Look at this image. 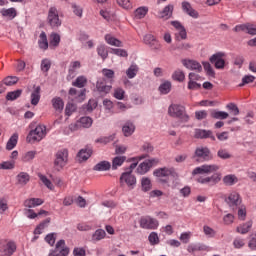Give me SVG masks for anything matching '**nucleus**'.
Returning <instances> with one entry per match:
<instances>
[{"label":"nucleus","instance_id":"5fc2aeb1","mask_svg":"<svg viewBox=\"0 0 256 256\" xmlns=\"http://www.w3.org/2000/svg\"><path fill=\"white\" fill-rule=\"evenodd\" d=\"M35 155H37V151H28L23 155L22 161L24 163H29L35 159Z\"/></svg>","mask_w":256,"mask_h":256},{"label":"nucleus","instance_id":"dca6fc26","mask_svg":"<svg viewBox=\"0 0 256 256\" xmlns=\"http://www.w3.org/2000/svg\"><path fill=\"white\" fill-rule=\"evenodd\" d=\"M155 163H158L156 159H150L142 162L137 168V173H139V175H145V173H147Z\"/></svg>","mask_w":256,"mask_h":256},{"label":"nucleus","instance_id":"f03ea898","mask_svg":"<svg viewBox=\"0 0 256 256\" xmlns=\"http://www.w3.org/2000/svg\"><path fill=\"white\" fill-rule=\"evenodd\" d=\"M168 115L170 117H176L177 119H181L184 123L189 121V115L185 112V107L179 104H172L168 108Z\"/></svg>","mask_w":256,"mask_h":256},{"label":"nucleus","instance_id":"423d86ee","mask_svg":"<svg viewBox=\"0 0 256 256\" xmlns=\"http://www.w3.org/2000/svg\"><path fill=\"white\" fill-rule=\"evenodd\" d=\"M69 160V151L67 149L59 150L56 153V159L54 161V165L56 169H63L65 165H67V161Z\"/></svg>","mask_w":256,"mask_h":256},{"label":"nucleus","instance_id":"c9c22d12","mask_svg":"<svg viewBox=\"0 0 256 256\" xmlns=\"http://www.w3.org/2000/svg\"><path fill=\"white\" fill-rule=\"evenodd\" d=\"M59 43H61V36L57 33H53L50 35L49 47L51 49H55V47H59Z\"/></svg>","mask_w":256,"mask_h":256},{"label":"nucleus","instance_id":"37998d69","mask_svg":"<svg viewBox=\"0 0 256 256\" xmlns=\"http://www.w3.org/2000/svg\"><path fill=\"white\" fill-rule=\"evenodd\" d=\"M210 115L212 119H221V120L227 119L229 117V113L223 112V111H217V110H213Z\"/></svg>","mask_w":256,"mask_h":256},{"label":"nucleus","instance_id":"0e129e2a","mask_svg":"<svg viewBox=\"0 0 256 256\" xmlns=\"http://www.w3.org/2000/svg\"><path fill=\"white\" fill-rule=\"evenodd\" d=\"M51 69V60L49 59H43L41 61V71L44 73H47Z\"/></svg>","mask_w":256,"mask_h":256},{"label":"nucleus","instance_id":"4d7b16f0","mask_svg":"<svg viewBox=\"0 0 256 256\" xmlns=\"http://www.w3.org/2000/svg\"><path fill=\"white\" fill-rule=\"evenodd\" d=\"M217 156L219 157V159H231L232 155L231 153H229V150L227 149H219L217 152Z\"/></svg>","mask_w":256,"mask_h":256},{"label":"nucleus","instance_id":"f8f14e48","mask_svg":"<svg viewBox=\"0 0 256 256\" xmlns=\"http://www.w3.org/2000/svg\"><path fill=\"white\" fill-rule=\"evenodd\" d=\"M210 63H212L216 69H225V53H215L210 57Z\"/></svg>","mask_w":256,"mask_h":256},{"label":"nucleus","instance_id":"052dcab7","mask_svg":"<svg viewBox=\"0 0 256 256\" xmlns=\"http://www.w3.org/2000/svg\"><path fill=\"white\" fill-rule=\"evenodd\" d=\"M57 240V234L56 233H50L45 237L46 243L53 247L55 245V241Z\"/></svg>","mask_w":256,"mask_h":256},{"label":"nucleus","instance_id":"a19ab883","mask_svg":"<svg viewBox=\"0 0 256 256\" xmlns=\"http://www.w3.org/2000/svg\"><path fill=\"white\" fill-rule=\"evenodd\" d=\"M80 127H84L85 129H89L91 125H93V119L91 117L85 116L80 118L78 121Z\"/></svg>","mask_w":256,"mask_h":256},{"label":"nucleus","instance_id":"6e6d98bb","mask_svg":"<svg viewBox=\"0 0 256 256\" xmlns=\"http://www.w3.org/2000/svg\"><path fill=\"white\" fill-rule=\"evenodd\" d=\"M38 177H39L40 181H42V183L45 185V187H47V189H50V191H53L54 186H53V183L51 182V180L46 178V176L43 174H39Z\"/></svg>","mask_w":256,"mask_h":256},{"label":"nucleus","instance_id":"0eeeda50","mask_svg":"<svg viewBox=\"0 0 256 256\" xmlns=\"http://www.w3.org/2000/svg\"><path fill=\"white\" fill-rule=\"evenodd\" d=\"M221 181V173H214L212 176H200L197 178V183L201 185H208L209 187H214Z\"/></svg>","mask_w":256,"mask_h":256},{"label":"nucleus","instance_id":"9d476101","mask_svg":"<svg viewBox=\"0 0 256 256\" xmlns=\"http://www.w3.org/2000/svg\"><path fill=\"white\" fill-rule=\"evenodd\" d=\"M194 159H201V161H211L213 159V155L211 154V150L207 147H198L195 150Z\"/></svg>","mask_w":256,"mask_h":256},{"label":"nucleus","instance_id":"393cba45","mask_svg":"<svg viewBox=\"0 0 256 256\" xmlns=\"http://www.w3.org/2000/svg\"><path fill=\"white\" fill-rule=\"evenodd\" d=\"M39 205H43V199L40 198H30L24 201V206L28 207V209H33L34 207H39Z\"/></svg>","mask_w":256,"mask_h":256},{"label":"nucleus","instance_id":"2eb2a0df","mask_svg":"<svg viewBox=\"0 0 256 256\" xmlns=\"http://www.w3.org/2000/svg\"><path fill=\"white\" fill-rule=\"evenodd\" d=\"M182 65L190 71H196L197 73H201V71H203V66H201V63L196 60L184 59L182 60Z\"/></svg>","mask_w":256,"mask_h":256},{"label":"nucleus","instance_id":"864d4df0","mask_svg":"<svg viewBox=\"0 0 256 256\" xmlns=\"http://www.w3.org/2000/svg\"><path fill=\"white\" fill-rule=\"evenodd\" d=\"M21 90H15L12 92H8L6 95V99L7 101H15V99H19V97H21Z\"/></svg>","mask_w":256,"mask_h":256},{"label":"nucleus","instance_id":"c03bdc74","mask_svg":"<svg viewBox=\"0 0 256 256\" xmlns=\"http://www.w3.org/2000/svg\"><path fill=\"white\" fill-rule=\"evenodd\" d=\"M113 97L119 101H123L125 99V90L121 87L115 88Z\"/></svg>","mask_w":256,"mask_h":256},{"label":"nucleus","instance_id":"a878e982","mask_svg":"<svg viewBox=\"0 0 256 256\" xmlns=\"http://www.w3.org/2000/svg\"><path fill=\"white\" fill-rule=\"evenodd\" d=\"M81 67L80 61H72L70 62L69 68H68V75L70 77H75L77 75V71H79V68Z\"/></svg>","mask_w":256,"mask_h":256},{"label":"nucleus","instance_id":"39448f33","mask_svg":"<svg viewBox=\"0 0 256 256\" xmlns=\"http://www.w3.org/2000/svg\"><path fill=\"white\" fill-rule=\"evenodd\" d=\"M120 185L122 187L127 185L129 189H135V186L137 185V178L133 173H131V171H126L120 176Z\"/></svg>","mask_w":256,"mask_h":256},{"label":"nucleus","instance_id":"aec40b11","mask_svg":"<svg viewBox=\"0 0 256 256\" xmlns=\"http://www.w3.org/2000/svg\"><path fill=\"white\" fill-rule=\"evenodd\" d=\"M182 10L184 11V13H187V15L193 17L194 19H197V17H199V13H197L195 9H193V7L191 6V3L187 1L182 2Z\"/></svg>","mask_w":256,"mask_h":256},{"label":"nucleus","instance_id":"a211bd4d","mask_svg":"<svg viewBox=\"0 0 256 256\" xmlns=\"http://www.w3.org/2000/svg\"><path fill=\"white\" fill-rule=\"evenodd\" d=\"M226 203L229 204V207H237L241 205V196L237 192H232L226 199Z\"/></svg>","mask_w":256,"mask_h":256},{"label":"nucleus","instance_id":"1a4fd4ad","mask_svg":"<svg viewBox=\"0 0 256 256\" xmlns=\"http://www.w3.org/2000/svg\"><path fill=\"white\" fill-rule=\"evenodd\" d=\"M17 251V244L13 241H5L0 246V255L1 256H13Z\"/></svg>","mask_w":256,"mask_h":256},{"label":"nucleus","instance_id":"bb28decb","mask_svg":"<svg viewBox=\"0 0 256 256\" xmlns=\"http://www.w3.org/2000/svg\"><path fill=\"white\" fill-rule=\"evenodd\" d=\"M122 133L125 137H131L132 133H135V124L126 122L122 127Z\"/></svg>","mask_w":256,"mask_h":256},{"label":"nucleus","instance_id":"473e14b6","mask_svg":"<svg viewBox=\"0 0 256 256\" xmlns=\"http://www.w3.org/2000/svg\"><path fill=\"white\" fill-rule=\"evenodd\" d=\"M52 105L55 111H58V113H61V111H63V108L65 107V103L63 102V99H61V97L53 98Z\"/></svg>","mask_w":256,"mask_h":256},{"label":"nucleus","instance_id":"4468645a","mask_svg":"<svg viewBox=\"0 0 256 256\" xmlns=\"http://www.w3.org/2000/svg\"><path fill=\"white\" fill-rule=\"evenodd\" d=\"M96 89L101 95H107L111 93V89H113V86L107 85V79L99 78L96 82Z\"/></svg>","mask_w":256,"mask_h":256},{"label":"nucleus","instance_id":"b1692460","mask_svg":"<svg viewBox=\"0 0 256 256\" xmlns=\"http://www.w3.org/2000/svg\"><path fill=\"white\" fill-rule=\"evenodd\" d=\"M222 181L224 185L228 187H233V185H235L236 183H239V178H237L235 174H228L223 177Z\"/></svg>","mask_w":256,"mask_h":256},{"label":"nucleus","instance_id":"c756f323","mask_svg":"<svg viewBox=\"0 0 256 256\" xmlns=\"http://www.w3.org/2000/svg\"><path fill=\"white\" fill-rule=\"evenodd\" d=\"M97 54L101 57L102 61H105L109 57V50L105 44H99L96 48Z\"/></svg>","mask_w":256,"mask_h":256},{"label":"nucleus","instance_id":"3c124183","mask_svg":"<svg viewBox=\"0 0 256 256\" xmlns=\"http://www.w3.org/2000/svg\"><path fill=\"white\" fill-rule=\"evenodd\" d=\"M105 235H107V233H105V230L98 229L92 235V239L93 241H101V239H105Z\"/></svg>","mask_w":256,"mask_h":256},{"label":"nucleus","instance_id":"e2e57ef3","mask_svg":"<svg viewBox=\"0 0 256 256\" xmlns=\"http://www.w3.org/2000/svg\"><path fill=\"white\" fill-rule=\"evenodd\" d=\"M233 246L235 249H243V247H245V240L237 237L233 241Z\"/></svg>","mask_w":256,"mask_h":256},{"label":"nucleus","instance_id":"f257e3e1","mask_svg":"<svg viewBox=\"0 0 256 256\" xmlns=\"http://www.w3.org/2000/svg\"><path fill=\"white\" fill-rule=\"evenodd\" d=\"M46 135H47V127H45V125L39 124L38 126L35 127V129H32L29 132L26 139L28 143H35V142L43 141Z\"/></svg>","mask_w":256,"mask_h":256},{"label":"nucleus","instance_id":"6ab92c4d","mask_svg":"<svg viewBox=\"0 0 256 256\" xmlns=\"http://www.w3.org/2000/svg\"><path fill=\"white\" fill-rule=\"evenodd\" d=\"M194 137L196 139H212V141H215V136H213V132L211 130L197 129Z\"/></svg>","mask_w":256,"mask_h":256},{"label":"nucleus","instance_id":"72a5a7b5","mask_svg":"<svg viewBox=\"0 0 256 256\" xmlns=\"http://www.w3.org/2000/svg\"><path fill=\"white\" fill-rule=\"evenodd\" d=\"M125 161H127V157L125 156H116L113 158L112 160V169L113 171L119 169V167H121V165H123V163H125Z\"/></svg>","mask_w":256,"mask_h":256},{"label":"nucleus","instance_id":"774afa93","mask_svg":"<svg viewBox=\"0 0 256 256\" xmlns=\"http://www.w3.org/2000/svg\"><path fill=\"white\" fill-rule=\"evenodd\" d=\"M248 247L249 249H251L252 251H255L256 250V234H252L250 236V240H249V243H248Z\"/></svg>","mask_w":256,"mask_h":256},{"label":"nucleus","instance_id":"ea45409f","mask_svg":"<svg viewBox=\"0 0 256 256\" xmlns=\"http://www.w3.org/2000/svg\"><path fill=\"white\" fill-rule=\"evenodd\" d=\"M38 44L40 49H44V50L49 49V42L47 41V34H45V32H42L40 34Z\"/></svg>","mask_w":256,"mask_h":256},{"label":"nucleus","instance_id":"680f3d73","mask_svg":"<svg viewBox=\"0 0 256 256\" xmlns=\"http://www.w3.org/2000/svg\"><path fill=\"white\" fill-rule=\"evenodd\" d=\"M226 109L230 111L231 115L237 116L239 115V107L235 105V103H229L226 105Z\"/></svg>","mask_w":256,"mask_h":256},{"label":"nucleus","instance_id":"4be33fe9","mask_svg":"<svg viewBox=\"0 0 256 256\" xmlns=\"http://www.w3.org/2000/svg\"><path fill=\"white\" fill-rule=\"evenodd\" d=\"M251 227H253V221H247L246 223L240 224L236 231L240 233V235H247L249 231H251Z\"/></svg>","mask_w":256,"mask_h":256},{"label":"nucleus","instance_id":"5701e85b","mask_svg":"<svg viewBox=\"0 0 256 256\" xmlns=\"http://www.w3.org/2000/svg\"><path fill=\"white\" fill-rule=\"evenodd\" d=\"M17 183L18 185H21L22 187H25L31 179V176L27 172H20L17 176Z\"/></svg>","mask_w":256,"mask_h":256},{"label":"nucleus","instance_id":"20e7f679","mask_svg":"<svg viewBox=\"0 0 256 256\" xmlns=\"http://www.w3.org/2000/svg\"><path fill=\"white\" fill-rule=\"evenodd\" d=\"M219 171V165L216 164H204L202 166L196 167L192 171V175H211V173H215Z\"/></svg>","mask_w":256,"mask_h":256},{"label":"nucleus","instance_id":"412c9836","mask_svg":"<svg viewBox=\"0 0 256 256\" xmlns=\"http://www.w3.org/2000/svg\"><path fill=\"white\" fill-rule=\"evenodd\" d=\"M104 39L108 45H111L112 47H123V42L121 40L115 38V36L111 34H106L104 36Z\"/></svg>","mask_w":256,"mask_h":256},{"label":"nucleus","instance_id":"f704fd0d","mask_svg":"<svg viewBox=\"0 0 256 256\" xmlns=\"http://www.w3.org/2000/svg\"><path fill=\"white\" fill-rule=\"evenodd\" d=\"M49 223H51V218H47L43 222H41L34 230V235H41L47 227H49Z\"/></svg>","mask_w":256,"mask_h":256},{"label":"nucleus","instance_id":"bf43d9fd","mask_svg":"<svg viewBox=\"0 0 256 256\" xmlns=\"http://www.w3.org/2000/svg\"><path fill=\"white\" fill-rule=\"evenodd\" d=\"M148 241L151 245H159V235L157 232H152L148 236Z\"/></svg>","mask_w":256,"mask_h":256},{"label":"nucleus","instance_id":"ddd939ff","mask_svg":"<svg viewBox=\"0 0 256 256\" xmlns=\"http://www.w3.org/2000/svg\"><path fill=\"white\" fill-rule=\"evenodd\" d=\"M69 248L65 246V240H59L56 243L55 250L50 253V256H68Z\"/></svg>","mask_w":256,"mask_h":256},{"label":"nucleus","instance_id":"de8ad7c7","mask_svg":"<svg viewBox=\"0 0 256 256\" xmlns=\"http://www.w3.org/2000/svg\"><path fill=\"white\" fill-rule=\"evenodd\" d=\"M159 91L160 93H162V95H167L168 93L171 92V82L166 81L164 83H162L159 87Z\"/></svg>","mask_w":256,"mask_h":256},{"label":"nucleus","instance_id":"cd10ccee","mask_svg":"<svg viewBox=\"0 0 256 256\" xmlns=\"http://www.w3.org/2000/svg\"><path fill=\"white\" fill-rule=\"evenodd\" d=\"M19 141V134L14 133L8 140L6 144L7 151H12V149H15L17 147V142Z\"/></svg>","mask_w":256,"mask_h":256},{"label":"nucleus","instance_id":"7ed1b4c3","mask_svg":"<svg viewBox=\"0 0 256 256\" xmlns=\"http://www.w3.org/2000/svg\"><path fill=\"white\" fill-rule=\"evenodd\" d=\"M175 173L173 168H158L153 171L154 177H157L159 183L167 184L169 183V177Z\"/></svg>","mask_w":256,"mask_h":256},{"label":"nucleus","instance_id":"8fccbe9b","mask_svg":"<svg viewBox=\"0 0 256 256\" xmlns=\"http://www.w3.org/2000/svg\"><path fill=\"white\" fill-rule=\"evenodd\" d=\"M116 3L119 7H122V9H126L127 11H129V9H133L131 0H116Z\"/></svg>","mask_w":256,"mask_h":256},{"label":"nucleus","instance_id":"c85d7f7f","mask_svg":"<svg viewBox=\"0 0 256 256\" xmlns=\"http://www.w3.org/2000/svg\"><path fill=\"white\" fill-rule=\"evenodd\" d=\"M148 13H149V7H147V6L138 7L134 11V17H135V19H145V16Z\"/></svg>","mask_w":256,"mask_h":256},{"label":"nucleus","instance_id":"58836bf2","mask_svg":"<svg viewBox=\"0 0 256 256\" xmlns=\"http://www.w3.org/2000/svg\"><path fill=\"white\" fill-rule=\"evenodd\" d=\"M93 153V151L91 149H82L78 152V159L79 161H87V159H89V157H91V154Z\"/></svg>","mask_w":256,"mask_h":256},{"label":"nucleus","instance_id":"13d9d810","mask_svg":"<svg viewBox=\"0 0 256 256\" xmlns=\"http://www.w3.org/2000/svg\"><path fill=\"white\" fill-rule=\"evenodd\" d=\"M69 95H71L72 97H75V99H83V97H85V91H77V89L75 88H71L69 90Z\"/></svg>","mask_w":256,"mask_h":256},{"label":"nucleus","instance_id":"603ef678","mask_svg":"<svg viewBox=\"0 0 256 256\" xmlns=\"http://www.w3.org/2000/svg\"><path fill=\"white\" fill-rule=\"evenodd\" d=\"M19 81V78L17 76H7L3 80V84L7 85L8 87H12V85H16V83Z\"/></svg>","mask_w":256,"mask_h":256},{"label":"nucleus","instance_id":"e433bc0d","mask_svg":"<svg viewBox=\"0 0 256 256\" xmlns=\"http://www.w3.org/2000/svg\"><path fill=\"white\" fill-rule=\"evenodd\" d=\"M111 169V162L101 161L94 166V171H109Z\"/></svg>","mask_w":256,"mask_h":256},{"label":"nucleus","instance_id":"49530a36","mask_svg":"<svg viewBox=\"0 0 256 256\" xmlns=\"http://www.w3.org/2000/svg\"><path fill=\"white\" fill-rule=\"evenodd\" d=\"M85 85H87V78L85 76H79L75 82H73V86L78 87L79 89H82Z\"/></svg>","mask_w":256,"mask_h":256},{"label":"nucleus","instance_id":"69168bd1","mask_svg":"<svg viewBox=\"0 0 256 256\" xmlns=\"http://www.w3.org/2000/svg\"><path fill=\"white\" fill-rule=\"evenodd\" d=\"M111 53L114 55H117L118 57H128L129 54L124 49H118V48H112Z\"/></svg>","mask_w":256,"mask_h":256},{"label":"nucleus","instance_id":"79ce46f5","mask_svg":"<svg viewBox=\"0 0 256 256\" xmlns=\"http://www.w3.org/2000/svg\"><path fill=\"white\" fill-rule=\"evenodd\" d=\"M138 71H139V67H137V65H131L126 70V75H127L128 79H135V77H137Z\"/></svg>","mask_w":256,"mask_h":256},{"label":"nucleus","instance_id":"9b49d317","mask_svg":"<svg viewBox=\"0 0 256 256\" xmlns=\"http://www.w3.org/2000/svg\"><path fill=\"white\" fill-rule=\"evenodd\" d=\"M48 23L51 27H61V20L59 19V11H57V8L51 7L49 9Z\"/></svg>","mask_w":256,"mask_h":256},{"label":"nucleus","instance_id":"338daca9","mask_svg":"<svg viewBox=\"0 0 256 256\" xmlns=\"http://www.w3.org/2000/svg\"><path fill=\"white\" fill-rule=\"evenodd\" d=\"M203 231H204V234L207 236V237H215V235L217 234V232H215V230L207 225H205L203 227Z\"/></svg>","mask_w":256,"mask_h":256},{"label":"nucleus","instance_id":"6e6552de","mask_svg":"<svg viewBox=\"0 0 256 256\" xmlns=\"http://www.w3.org/2000/svg\"><path fill=\"white\" fill-rule=\"evenodd\" d=\"M141 229L155 230L159 227V221L151 216H143L140 218Z\"/></svg>","mask_w":256,"mask_h":256},{"label":"nucleus","instance_id":"09e8293b","mask_svg":"<svg viewBox=\"0 0 256 256\" xmlns=\"http://www.w3.org/2000/svg\"><path fill=\"white\" fill-rule=\"evenodd\" d=\"M172 79H174V81H179V83H182V81H185V73L183 72V70L178 69L172 74Z\"/></svg>","mask_w":256,"mask_h":256},{"label":"nucleus","instance_id":"a18cd8bd","mask_svg":"<svg viewBox=\"0 0 256 256\" xmlns=\"http://www.w3.org/2000/svg\"><path fill=\"white\" fill-rule=\"evenodd\" d=\"M141 186H142V191L147 192V191H151V179L147 178V177H143L141 180Z\"/></svg>","mask_w":256,"mask_h":256},{"label":"nucleus","instance_id":"2f4dec72","mask_svg":"<svg viewBox=\"0 0 256 256\" xmlns=\"http://www.w3.org/2000/svg\"><path fill=\"white\" fill-rule=\"evenodd\" d=\"M2 17H7V19H15L17 17V10L15 8L2 9L0 11Z\"/></svg>","mask_w":256,"mask_h":256},{"label":"nucleus","instance_id":"4c0bfd02","mask_svg":"<svg viewBox=\"0 0 256 256\" xmlns=\"http://www.w3.org/2000/svg\"><path fill=\"white\" fill-rule=\"evenodd\" d=\"M173 15V5L169 4L166 6L163 11L160 12L159 18L160 19H169Z\"/></svg>","mask_w":256,"mask_h":256},{"label":"nucleus","instance_id":"f3484780","mask_svg":"<svg viewBox=\"0 0 256 256\" xmlns=\"http://www.w3.org/2000/svg\"><path fill=\"white\" fill-rule=\"evenodd\" d=\"M171 25L175 27L177 33H176V39H187V30L185 27L181 24L179 21H172Z\"/></svg>","mask_w":256,"mask_h":256},{"label":"nucleus","instance_id":"7c9ffc66","mask_svg":"<svg viewBox=\"0 0 256 256\" xmlns=\"http://www.w3.org/2000/svg\"><path fill=\"white\" fill-rule=\"evenodd\" d=\"M41 100V87L37 86L31 93V104L38 105Z\"/></svg>","mask_w":256,"mask_h":256}]
</instances>
